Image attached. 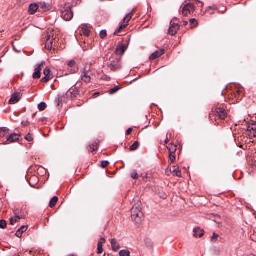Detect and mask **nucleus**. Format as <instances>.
<instances>
[{"mask_svg": "<svg viewBox=\"0 0 256 256\" xmlns=\"http://www.w3.org/2000/svg\"><path fill=\"white\" fill-rule=\"evenodd\" d=\"M106 36V30H102L100 32V36L101 38L104 39Z\"/></svg>", "mask_w": 256, "mask_h": 256, "instance_id": "e433bc0d", "label": "nucleus"}, {"mask_svg": "<svg viewBox=\"0 0 256 256\" xmlns=\"http://www.w3.org/2000/svg\"><path fill=\"white\" fill-rule=\"evenodd\" d=\"M190 24H194V22H196V19H195V18H192V19H190Z\"/></svg>", "mask_w": 256, "mask_h": 256, "instance_id": "864d4df0", "label": "nucleus"}, {"mask_svg": "<svg viewBox=\"0 0 256 256\" xmlns=\"http://www.w3.org/2000/svg\"><path fill=\"white\" fill-rule=\"evenodd\" d=\"M14 49L17 52H18V51H17V50L15 49V48H14Z\"/></svg>", "mask_w": 256, "mask_h": 256, "instance_id": "052dcab7", "label": "nucleus"}, {"mask_svg": "<svg viewBox=\"0 0 256 256\" xmlns=\"http://www.w3.org/2000/svg\"><path fill=\"white\" fill-rule=\"evenodd\" d=\"M81 34L86 36H90V31L88 28L83 27L82 28Z\"/></svg>", "mask_w": 256, "mask_h": 256, "instance_id": "a878e982", "label": "nucleus"}, {"mask_svg": "<svg viewBox=\"0 0 256 256\" xmlns=\"http://www.w3.org/2000/svg\"><path fill=\"white\" fill-rule=\"evenodd\" d=\"M35 178L34 176V177H32V178H31L30 180H32V179H33V178Z\"/></svg>", "mask_w": 256, "mask_h": 256, "instance_id": "bf43d9fd", "label": "nucleus"}, {"mask_svg": "<svg viewBox=\"0 0 256 256\" xmlns=\"http://www.w3.org/2000/svg\"><path fill=\"white\" fill-rule=\"evenodd\" d=\"M132 128H129L126 130V134L127 135L130 134L132 132Z\"/></svg>", "mask_w": 256, "mask_h": 256, "instance_id": "3c124183", "label": "nucleus"}, {"mask_svg": "<svg viewBox=\"0 0 256 256\" xmlns=\"http://www.w3.org/2000/svg\"><path fill=\"white\" fill-rule=\"evenodd\" d=\"M76 62L74 60H70L68 64V68H71L70 70L72 73H74L77 72L78 68L75 66Z\"/></svg>", "mask_w": 256, "mask_h": 256, "instance_id": "aec40b11", "label": "nucleus"}, {"mask_svg": "<svg viewBox=\"0 0 256 256\" xmlns=\"http://www.w3.org/2000/svg\"><path fill=\"white\" fill-rule=\"evenodd\" d=\"M247 134L250 138L256 136V122H252L246 125Z\"/></svg>", "mask_w": 256, "mask_h": 256, "instance_id": "0eeeda50", "label": "nucleus"}, {"mask_svg": "<svg viewBox=\"0 0 256 256\" xmlns=\"http://www.w3.org/2000/svg\"><path fill=\"white\" fill-rule=\"evenodd\" d=\"M130 176L134 180H137L138 178V174L136 170L132 172Z\"/></svg>", "mask_w": 256, "mask_h": 256, "instance_id": "ea45409f", "label": "nucleus"}, {"mask_svg": "<svg viewBox=\"0 0 256 256\" xmlns=\"http://www.w3.org/2000/svg\"><path fill=\"white\" fill-rule=\"evenodd\" d=\"M58 200V198L57 196H54L50 202L49 206L52 208L54 207Z\"/></svg>", "mask_w": 256, "mask_h": 256, "instance_id": "4be33fe9", "label": "nucleus"}, {"mask_svg": "<svg viewBox=\"0 0 256 256\" xmlns=\"http://www.w3.org/2000/svg\"><path fill=\"white\" fill-rule=\"evenodd\" d=\"M98 142H95L90 144V148L91 152H94L98 148Z\"/></svg>", "mask_w": 256, "mask_h": 256, "instance_id": "393cba45", "label": "nucleus"}, {"mask_svg": "<svg viewBox=\"0 0 256 256\" xmlns=\"http://www.w3.org/2000/svg\"><path fill=\"white\" fill-rule=\"evenodd\" d=\"M168 149L169 150L170 153H175L176 150V145L172 144H170L167 146Z\"/></svg>", "mask_w": 256, "mask_h": 256, "instance_id": "bb28decb", "label": "nucleus"}, {"mask_svg": "<svg viewBox=\"0 0 256 256\" xmlns=\"http://www.w3.org/2000/svg\"><path fill=\"white\" fill-rule=\"evenodd\" d=\"M46 48L48 50H52L53 46V42L55 40L52 32H48L46 36Z\"/></svg>", "mask_w": 256, "mask_h": 256, "instance_id": "6e6552de", "label": "nucleus"}, {"mask_svg": "<svg viewBox=\"0 0 256 256\" xmlns=\"http://www.w3.org/2000/svg\"><path fill=\"white\" fill-rule=\"evenodd\" d=\"M126 48L127 46L126 44H120V46H117L115 50L114 54L112 55H116L121 57V56H122L124 53Z\"/></svg>", "mask_w": 256, "mask_h": 256, "instance_id": "9d476101", "label": "nucleus"}, {"mask_svg": "<svg viewBox=\"0 0 256 256\" xmlns=\"http://www.w3.org/2000/svg\"><path fill=\"white\" fill-rule=\"evenodd\" d=\"M80 92L78 88H75L72 90V92H70V98H74L77 96L78 94H79Z\"/></svg>", "mask_w": 256, "mask_h": 256, "instance_id": "5701e85b", "label": "nucleus"}, {"mask_svg": "<svg viewBox=\"0 0 256 256\" xmlns=\"http://www.w3.org/2000/svg\"><path fill=\"white\" fill-rule=\"evenodd\" d=\"M120 89V87L119 86H114V88H111L109 90V94H112L116 93Z\"/></svg>", "mask_w": 256, "mask_h": 256, "instance_id": "f704fd0d", "label": "nucleus"}, {"mask_svg": "<svg viewBox=\"0 0 256 256\" xmlns=\"http://www.w3.org/2000/svg\"><path fill=\"white\" fill-rule=\"evenodd\" d=\"M6 226V220H0V228H4Z\"/></svg>", "mask_w": 256, "mask_h": 256, "instance_id": "79ce46f5", "label": "nucleus"}, {"mask_svg": "<svg viewBox=\"0 0 256 256\" xmlns=\"http://www.w3.org/2000/svg\"><path fill=\"white\" fill-rule=\"evenodd\" d=\"M194 237H202L204 234V230H201L199 228H195L194 229Z\"/></svg>", "mask_w": 256, "mask_h": 256, "instance_id": "a211bd4d", "label": "nucleus"}, {"mask_svg": "<svg viewBox=\"0 0 256 256\" xmlns=\"http://www.w3.org/2000/svg\"><path fill=\"white\" fill-rule=\"evenodd\" d=\"M164 50L162 48L153 52L150 57V60H154L164 54Z\"/></svg>", "mask_w": 256, "mask_h": 256, "instance_id": "f8f14e48", "label": "nucleus"}, {"mask_svg": "<svg viewBox=\"0 0 256 256\" xmlns=\"http://www.w3.org/2000/svg\"><path fill=\"white\" fill-rule=\"evenodd\" d=\"M9 129L6 127L0 128V136L4 137L9 134Z\"/></svg>", "mask_w": 256, "mask_h": 256, "instance_id": "412c9836", "label": "nucleus"}, {"mask_svg": "<svg viewBox=\"0 0 256 256\" xmlns=\"http://www.w3.org/2000/svg\"><path fill=\"white\" fill-rule=\"evenodd\" d=\"M109 164H110V162L108 160L102 161L101 162V166L102 168H105Z\"/></svg>", "mask_w": 256, "mask_h": 256, "instance_id": "a19ab883", "label": "nucleus"}, {"mask_svg": "<svg viewBox=\"0 0 256 256\" xmlns=\"http://www.w3.org/2000/svg\"><path fill=\"white\" fill-rule=\"evenodd\" d=\"M182 22H183V25L184 26H186L188 24V21H184Z\"/></svg>", "mask_w": 256, "mask_h": 256, "instance_id": "6e6d98bb", "label": "nucleus"}, {"mask_svg": "<svg viewBox=\"0 0 256 256\" xmlns=\"http://www.w3.org/2000/svg\"><path fill=\"white\" fill-rule=\"evenodd\" d=\"M106 242V240L104 238H102L100 240H99V242H98V244H100V243H101L102 245V244Z\"/></svg>", "mask_w": 256, "mask_h": 256, "instance_id": "8fccbe9b", "label": "nucleus"}, {"mask_svg": "<svg viewBox=\"0 0 256 256\" xmlns=\"http://www.w3.org/2000/svg\"><path fill=\"white\" fill-rule=\"evenodd\" d=\"M98 94H99V92H95L94 94L92 97L95 98Z\"/></svg>", "mask_w": 256, "mask_h": 256, "instance_id": "5fc2aeb1", "label": "nucleus"}, {"mask_svg": "<svg viewBox=\"0 0 256 256\" xmlns=\"http://www.w3.org/2000/svg\"><path fill=\"white\" fill-rule=\"evenodd\" d=\"M216 10V6H208L206 12L210 14H214V11Z\"/></svg>", "mask_w": 256, "mask_h": 256, "instance_id": "cd10ccee", "label": "nucleus"}, {"mask_svg": "<svg viewBox=\"0 0 256 256\" xmlns=\"http://www.w3.org/2000/svg\"><path fill=\"white\" fill-rule=\"evenodd\" d=\"M133 10L130 12L123 19V22L124 24H120L119 28L116 29L114 33V35H117L121 32L122 29L125 28L128 25V22L132 18Z\"/></svg>", "mask_w": 256, "mask_h": 256, "instance_id": "20e7f679", "label": "nucleus"}, {"mask_svg": "<svg viewBox=\"0 0 256 256\" xmlns=\"http://www.w3.org/2000/svg\"><path fill=\"white\" fill-rule=\"evenodd\" d=\"M103 252L102 245L101 243L98 244V251L97 252L98 254H100Z\"/></svg>", "mask_w": 256, "mask_h": 256, "instance_id": "4c0bfd02", "label": "nucleus"}, {"mask_svg": "<svg viewBox=\"0 0 256 256\" xmlns=\"http://www.w3.org/2000/svg\"><path fill=\"white\" fill-rule=\"evenodd\" d=\"M46 106H47L45 102H41L38 105V108L40 111H43L46 108Z\"/></svg>", "mask_w": 256, "mask_h": 256, "instance_id": "473e14b6", "label": "nucleus"}, {"mask_svg": "<svg viewBox=\"0 0 256 256\" xmlns=\"http://www.w3.org/2000/svg\"><path fill=\"white\" fill-rule=\"evenodd\" d=\"M22 234L23 233H22V232H21L20 230L18 229L16 233V236L17 237L20 238L22 237Z\"/></svg>", "mask_w": 256, "mask_h": 256, "instance_id": "49530a36", "label": "nucleus"}, {"mask_svg": "<svg viewBox=\"0 0 256 256\" xmlns=\"http://www.w3.org/2000/svg\"><path fill=\"white\" fill-rule=\"evenodd\" d=\"M25 138L26 140H27L28 142H32L33 140V138L32 135L28 133L26 136Z\"/></svg>", "mask_w": 256, "mask_h": 256, "instance_id": "37998d69", "label": "nucleus"}, {"mask_svg": "<svg viewBox=\"0 0 256 256\" xmlns=\"http://www.w3.org/2000/svg\"><path fill=\"white\" fill-rule=\"evenodd\" d=\"M44 74L45 76H47L48 77H50V78H52V75L50 74V70L49 68H46L44 71Z\"/></svg>", "mask_w": 256, "mask_h": 256, "instance_id": "2f4dec72", "label": "nucleus"}, {"mask_svg": "<svg viewBox=\"0 0 256 256\" xmlns=\"http://www.w3.org/2000/svg\"><path fill=\"white\" fill-rule=\"evenodd\" d=\"M169 142L168 138H167L164 141L165 144H167Z\"/></svg>", "mask_w": 256, "mask_h": 256, "instance_id": "4d7b16f0", "label": "nucleus"}, {"mask_svg": "<svg viewBox=\"0 0 256 256\" xmlns=\"http://www.w3.org/2000/svg\"><path fill=\"white\" fill-rule=\"evenodd\" d=\"M19 230H20L21 232H22V233H24L28 230V226H21V228H19Z\"/></svg>", "mask_w": 256, "mask_h": 256, "instance_id": "a18cd8bd", "label": "nucleus"}, {"mask_svg": "<svg viewBox=\"0 0 256 256\" xmlns=\"http://www.w3.org/2000/svg\"><path fill=\"white\" fill-rule=\"evenodd\" d=\"M226 11V8H224V10H222V12H224Z\"/></svg>", "mask_w": 256, "mask_h": 256, "instance_id": "13d9d810", "label": "nucleus"}, {"mask_svg": "<svg viewBox=\"0 0 256 256\" xmlns=\"http://www.w3.org/2000/svg\"><path fill=\"white\" fill-rule=\"evenodd\" d=\"M145 244L146 246L148 248H150L152 247V242L151 240L148 238H146V240H145Z\"/></svg>", "mask_w": 256, "mask_h": 256, "instance_id": "c9c22d12", "label": "nucleus"}, {"mask_svg": "<svg viewBox=\"0 0 256 256\" xmlns=\"http://www.w3.org/2000/svg\"><path fill=\"white\" fill-rule=\"evenodd\" d=\"M44 64V62H41L40 64L38 65V66L35 68V72L33 74L32 77L34 79H38L40 78L41 76V73H40V67L42 66Z\"/></svg>", "mask_w": 256, "mask_h": 256, "instance_id": "2eb2a0df", "label": "nucleus"}, {"mask_svg": "<svg viewBox=\"0 0 256 256\" xmlns=\"http://www.w3.org/2000/svg\"><path fill=\"white\" fill-rule=\"evenodd\" d=\"M52 79L50 77L45 76L41 80V82H47L50 80Z\"/></svg>", "mask_w": 256, "mask_h": 256, "instance_id": "c03bdc74", "label": "nucleus"}, {"mask_svg": "<svg viewBox=\"0 0 256 256\" xmlns=\"http://www.w3.org/2000/svg\"><path fill=\"white\" fill-rule=\"evenodd\" d=\"M196 6L194 4L192 3H188L185 4H183L181 6V8L182 9V14L184 16H187L188 14H190L192 13H193L194 11Z\"/></svg>", "mask_w": 256, "mask_h": 256, "instance_id": "423d86ee", "label": "nucleus"}, {"mask_svg": "<svg viewBox=\"0 0 256 256\" xmlns=\"http://www.w3.org/2000/svg\"><path fill=\"white\" fill-rule=\"evenodd\" d=\"M90 69V66L86 65L85 67L82 70V74H88Z\"/></svg>", "mask_w": 256, "mask_h": 256, "instance_id": "72a5a7b5", "label": "nucleus"}, {"mask_svg": "<svg viewBox=\"0 0 256 256\" xmlns=\"http://www.w3.org/2000/svg\"><path fill=\"white\" fill-rule=\"evenodd\" d=\"M108 68L112 70H116L121 68V57L116 55H112L107 63Z\"/></svg>", "mask_w": 256, "mask_h": 256, "instance_id": "f03ea898", "label": "nucleus"}, {"mask_svg": "<svg viewBox=\"0 0 256 256\" xmlns=\"http://www.w3.org/2000/svg\"><path fill=\"white\" fill-rule=\"evenodd\" d=\"M130 252L128 250H121L119 252L120 256H130Z\"/></svg>", "mask_w": 256, "mask_h": 256, "instance_id": "c85d7f7f", "label": "nucleus"}, {"mask_svg": "<svg viewBox=\"0 0 256 256\" xmlns=\"http://www.w3.org/2000/svg\"><path fill=\"white\" fill-rule=\"evenodd\" d=\"M197 2H198V4H200V6H199V5L198 4H197L198 6H200V8H202V7H203V6H204V4H203L202 2H200V1L198 0V1H197Z\"/></svg>", "mask_w": 256, "mask_h": 256, "instance_id": "603ef678", "label": "nucleus"}, {"mask_svg": "<svg viewBox=\"0 0 256 256\" xmlns=\"http://www.w3.org/2000/svg\"><path fill=\"white\" fill-rule=\"evenodd\" d=\"M174 154V153H170L169 154V158L170 161V163H173L176 160V157Z\"/></svg>", "mask_w": 256, "mask_h": 256, "instance_id": "58836bf2", "label": "nucleus"}, {"mask_svg": "<svg viewBox=\"0 0 256 256\" xmlns=\"http://www.w3.org/2000/svg\"><path fill=\"white\" fill-rule=\"evenodd\" d=\"M20 136L16 133H13L7 136L6 140L4 141L2 144H8L19 140Z\"/></svg>", "mask_w": 256, "mask_h": 256, "instance_id": "1a4fd4ad", "label": "nucleus"}, {"mask_svg": "<svg viewBox=\"0 0 256 256\" xmlns=\"http://www.w3.org/2000/svg\"><path fill=\"white\" fill-rule=\"evenodd\" d=\"M38 10H39L38 4H32L29 6L28 12L30 14H34Z\"/></svg>", "mask_w": 256, "mask_h": 256, "instance_id": "dca6fc26", "label": "nucleus"}, {"mask_svg": "<svg viewBox=\"0 0 256 256\" xmlns=\"http://www.w3.org/2000/svg\"><path fill=\"white\" fill-rule=\"evenodd\" d=\"M16 216L10 218V223L12 225H14L15 223L18 222L20 219H24L25 216L24 215H18V213L15 212Z\"/></svg>", "mask_w": 256, "mask_h": 256, "instance_id": "4468645a", "label": "nucleus"}, {"mask_svg": "<svg viewBox=\"0 0 256 256\" xmlns=\"http://www.w3.org/2000/svg\"><path fill=\"white\" fill-rule=\"evenodd\" d=\"M81 80L85 82L88 83L91 80V78L90 76L88 74H82Z\"/></svg>", "mask_w": 256, "mask_h": 256, "instance_id": "b1692460", "label": "nucleus"}, {"mask_svg": "<svg viewBox=\"0 0 256 256\" xmlns=\"http://www.w3.org/2000/svg\"><path fill=\"white\" fill-rule=\"evenodd\" d=\"M71 7L72 5L68 4L62 9L61 17L65 20H70L73 18L74 14Z\"/></svg>", "mask_w": 256, "mask_h": 256, "instance_id": "7ed1b4c3", "label": "nucleus"}, {"mask_svg": "<svg viewBox=\"0 0 256 256\" xmlns=\"http://www.w3.org/2000/svg\"><path fill=\"white\" fill-rule=\"evenodd\" d=\"M172 173L174 176H176L180 178L182 176L181 172L179 170L178 168H174L172 170Z\"/></svg>", "mask_w": 256, "mask_h": 256, "instance_id": "c756f323", "label": "nucleus"}, {"mask_svg": "<svg viewBox=\"0 0 256 256\" xmlns=\"http://www.w3.org/2000/svg\"><path fill=\"white\" fill-rule=\"evenodd\" d=\"M39 10L43 12H46L50 10V5L46 4V2H40L38 3Z\"/></svg>", "mask_w": 256, "mask_h": 256, "instance_id": "f3484780", "label": "nucleus"}, {"mask_svg": "<svg viewBox=\"0 0 256 256\" xmlns=\"http://www.w3.org/2000/svg\"><path fill=\"white\" fill-rule=\"evenodd\" d=\"M213 114L221 120H224L227 116V112L222 108H216L214 110L212 108V113L210 114V118Z\"/></svg>", "mask_w": 256, "mask_h": 256, "instance_id": "39448f33", "label": "nucleus"}, {"mask_svg": "<svg viewBox=\"0 0 256 256\" xmlns=\"http://www.w3.org/2000/svg\"><path fill=\"white\" fill-rule=\"evenodd\" d=\"M111 244L112 250L114 252H117L120 248V244L117 242L116 240L113 238L111 240Z\"/></svg>", "mask_w": 256, "mask_h": 256, "instance_id": "6ab92c4d", "label": "nucleus"}, {"mask_svg": "<svg viewBox=\"0 0 256 256\" xmlns=\"http://www.w3.org/2000/svg\"><path fill=\"white\" fill-rule=\"evenodd\" d=\"M139 142L138 141H136L132 146L130 147V150L131 151L134 150H136L139 146Z\"/></svg>", "mask_w": 256, "mask_h": 256, "instance_id": "7c9ffc66", "label": "nucleus"}, {"mask_svg": "<svg viewBox=\"0 0 256 256\" xmlns=\"http://www.w3.org/2000/svg\"><path fill=\"white\" fill-rule=\"evenodd\" d=\"M178 28L179 27L178 24L174 23L172 24V22H171L170 26V27L168 30L169 34L172 36L175 35L176 34Z\"/></svg>", "mask_w": 256, "mask_h": 256, "instance_id": "9b49d317", "label": "nucleus"}, {"mask_svg": "<svg viewBox=\"0 0 256 256\" xmlns=\"http://www.w3.org/2000/svg\"><path fill=\"white\" fill-rule=\"evenodd\" d=\"M234 92L236 96V97H237L239 95L240 92H242V90H237L236 91Z\"/></svg>", "mask_w": 256, "mask_h": 256, "instance_id": "09e8293b", "label": "nucleus"}, {"mask_svg": "<svg viewBox=\"0 0 256 256\" xmlns=\"http://www.w3.org/2000/svg\"><path fill=\"white\" fill-rule=\"evenodd\" d=\"M218 237V234H216V233L213 234V236L212 237V241H215L217 239V238Z\"/></svg>", "mask_w": 256, "mask_h": 256, "instance_id": "de8ad7c7", "label": "nucleus"}, {"mask_svg": "<svg viewBox=\"0 0 256 256\" xmlns=\"http://www.w3.org/2000/svg\"><path fill=\"white\" fill-rule=\"evenodd\" d=\"M20 99V96L19 92H15L13 94L9 100L10 104H14L17 103Z\"/></svg>", "mask_w": 256, "mask_h": 256, "instance_id": "ddd939ff", "label": "nucleus"}, {"mask_svg": "<svg viewBox=\"0 0 256 256\" xmlns=\"http://www.w3.org/2000/svg\"><path fill=\"white\" fill-rule=\"evenodd\" d=\"M141 210V202L138 201L131 210V217L136 224H138L142 222L143 214Z\"/></svg>", "mask_w": 256, "mask_h": 256, "instance_id": "f257e3e1", "label": "nucleus"}]
</instances>
